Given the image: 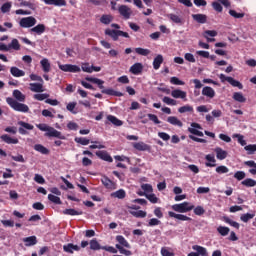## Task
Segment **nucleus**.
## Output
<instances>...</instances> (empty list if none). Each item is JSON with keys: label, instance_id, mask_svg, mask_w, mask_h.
I'll return each mask as SVG.
<instances>
[{"label": "nucleus", "instance_id": "f257e3e1", "mask_svg": "<svg viewBox=\"0 0 256 256\" xmlns=\"http://www.w3.org/2000/svg\"><path fill=\"white\" fill-rule=\"evenodd\" d=\"M13 98H6V103L13 109L14 111H18L19 113H29V106L27 104H23L26 96L20 90H14L12 93ZM16 99V100H15Z\"/></svg>", "mask_w": 256, "mask_h": 256}, {"label": "nucleus", "instance_id": "f03ea898", "mask_svg": "<svg viewBox=\"0 0 256 256\" xmlns=\"http://www.w3.org/2000/svg\"><path fill=\"white\" fill-rule=\"evenodd\" d=\"M36 127L40 131L46 132L45 137H54L56 139H62V140L65 139V136L61 132H59L55 128H53L45 123L37 124Z\"/></svg>", "mask_w": 256, "mask_h": 256}, {"label": "nucleus", "instance_id": "7ed1b4c3", "mask_svg": "<svg viewBox=\"0 0 256 256\" xmlns=\"http://www.w3.org/2000/svg\"><path fill=\"white\" fill-rule=\"evenodd\" d=\"M172 209L177 213H189V211H193V209H195V205L191 204L190 202H183L172 205Z\"/></svg>", "mask_w": 256, "mask_h": 256}, {"label": "nucleus", "instance_id": "20e7f679", "mask_svg": "<svg viewBox=\"0 0 256 256\" xmlns=\"http://www.w3.org/2000/svg\"><path fill=\"white\" fill-rule=\"evenodd\" d=\"M105 35H108V37H111L113 41H118L119 37H125L126 39H129V33L123 32L121 30H113V29H106Z\"/></svg>", "mask_w": 256, "mask_h": 256}, {"label": "nucleus", "instance_id": "39448f33", "mask_svg": "<svg viewBox=\"0 0 256 256\" xmlns=\"http://www.w3.org/2000/svg\"><path fill=\"white\" fill-rule=\"evenodd\" d=\"M19 25L23 29H30V27L37 25V19L33 16L24 17L19 21Z\"/></svg>", "mask_w": 256, "mask_h": 256}, {"label": "nucleus", "instance_id": "423d86ee", "mask_svg": "<svg viewBox=\"0 0 256 256\" xmlns=\"http://www.w3.org/2000/svg\"><path fill=\"white\" fill-rule=\"evenodd\" d=\"M58 67L64 73H80L81 67L73 64H58Z\"/></svg>", "mask_w": 256, "mask_h": 256}, {"label": "nucleus", "instance_id": "0eeeda50", "mask_svg": "<svg viewBox=\"0 0 256 256\" xmlns=\"http://www.w3.org/2000/svg\"><path fill=\"white\" fill-rule=\"evenodd\" d=\"M18 125L20 126L18 129L20 135H28L29 132L27 131H33V129H35L32 124H29L25 121H18Z\"/></svg>", "mask_w": 256, "mask_h": 256}, {"label": "nucleus", "instance_id": "6e6552de", "mask_svg": "<svg viewBox=\"0 0 256 256\" xmlns=\"http://www.w3.org/2000/svg\"><path fill=\"white\" fill-rule=\"evenodd\" d=\"M101 183L106 189H110V191H115V189H117V183L109 179L107 176H102Z\"/></svg>", "mask_w": 256, "mask_h": 256}, {"label": "nucleus", "instance_id": "1a4fd4ad", "mask_svg": "<svg viewBox=\"0 0 256 256\" xmlns=\"http://www.w3.org/2000/svg\"><path fill=\"white\" fill-rule=\"evenodd\" d=\"M168 19L172 22L175 23V25H185V19H183V16L177 15L175 13H170L167 14Z\"/></svg>", "mask_w": 256, "mask_h": 256}, {"label": "nucleus", "instance_id": "9d476101", "mask_svg": "<svg viewBox=\"0 0 256 256\" xmlns=\"http://www.w3.org/2000/svg\"><path fill=\"white\" fill-rule=\"evenodd\" d=\"M118 11L120 13V15L124 18V19H130L131 15L133 13V11L131 10V8H129L127 5H121L118 8Z\"/></svg>", "mask_w": 256, "mask_h": 256}, {"label": "nucleus", "instance_id": "9b49d317", "mask_svg": "<svg viewBox=\"0 0 256 256\" xmlns=\"http://www.w3.org/2000/svg\"><path fill=\"white\" fill-rule=\"evenodd\" d=\"M199 129H203L200 124L192 123L191 126L188 128L189 133L192 135H197L198 137H203V132Z\"/></svg>", "mask_w": 256, "mask_h": 256}, {"label": "nucleus", "instance_id": "f8f14e48", "mask_svg": "<svg viewBox=\"0 0 256 256\" xmlns=\"http://www.w3.org/2000/svg\"><path fill=\"white\" fill-rule=\"evenodd\" d=\"M29 89L32 93H43V91H45V86H43V82L30 83Z\"/></svg>", "mask_w": 256, "mask_h": 256}, {"label": "nucleus", "instance_id": "ddd939ff", "mask_svg": "<svg viewBox=\"0 0 256 256\" xmlns=\"http://www.w3.org/2000/svg\"><path fill=\"white\" fill-rule=\"evenodd\" d=\"M132 147H134L136 151H151V146L143 141L132 143Z\"/></svg>", "mask_w": 256, "mask_h": 256}, {"label": "nucleus", "instance_id": "4468645a", "mask_svg": "<svg viewBox=\"0 0 256 256\" xmlns=\"http://www.w3.org/2000/svg\"><path fill=\"white\" fill-rule=\"evenodd\" d=\"M129 209H130L129 211L131 215H133L134 217H140V218L147 217V212L143 210H139V207L132 205L129 207Z\"/></svg>", "mask_w": 256, "mask_h": 256}, {"label": "nucleus", "instance_id": "2eb2a0df", "mask_svg": "<svg viewBox=\"0 0 256 256\" xmlns=\"http://www.w3.org/2000/svg\"><path fill=\"white\" fill-rule=\"evenodd\" d=\"M171 97L174 99H183V101H187V92L175 89L171 91Z\"/></svg>", "mask_w": 256, "mask_h": 256}, {"label": "nucleus", "instance_id": "dca6fc26", "mask_svg": "<svg viewBox=\"0 0 256 256\" xmlns=\"http://www.w3.org/2000/svg\"><path fill=\"white\" fill-rule=\"evenodd\" d=\"M215 153H216V158L219 160V161H223L225 159H227V151L223 150V148L221 147H216L214 149Z\"/></svg>", "mask_w": 256, "mask_h": 256}, {"label": "nucleus", "instance_id": "f3484780", "mask_svg": "<svg viewBox=\"0 0 256 256\" xmlns=\"http://www.w3.org/2000/svg\"><path fill=\"white\" fill-rule=\"evenodd\" d=\"M96 155L99 157V159H102V161H107L108 163H113V158L107 151H97Z\"/></svg>", "mask_w": 256, "mask_h": 256}, {"label": "nucleus", "instance_id": "a211bd4d", "mask_svg": "<svg viewBox=\"0 0 256 256\" xmlns=\"http://www.w3.org/2000/svg\"><path fill=\"white\" fill-rule=\"evenodd\" d=\"M46 5H55V7H65L67 2L65 0H42Z\"/></svg>", "mask_w": 256, "mask_h": 256}, {"label": "nucleus", "instance_id": "6ab92c4d", "mask_svg": "<svg viewBox=\"0 0 256 256\" xmlns=\"http://www.w3.org/2000/svg\"><path fill=\"white\" fill-rule=\"evenodd\" d=\"M4 143H7L8 145H17L19 143V139L17 138H11V136L4 134L0 137Z\"/></svg>", "mask_w": 256, "mask_h": 256}, {"label": "nucleus", "instance_id": "aec40b11", "mask_svg": "<svg viewBox=\"0 0 256 256\" xmlns=\"http://www.w3.org/2000/svg\"><path fill=\"white\" fill-rule=\"evenodd\" d=\"M143 71V64L141 63H135L130 67V73L133 75H140V73Z\"/></svg>", "mask_w": 256, "mask_h": 256}, {"label": "nucleus", "instance_id": "412c9836", "mask_svg": "<svg viewBox=\"0 0 256 256\" xmlns=\"http://www.w3.org/2000/svg\"><path fill=\"white\" fill-rule=\"evenodd\" d=\"M202 95L209 97V99H213V97H215V90L209 86H205L202 89Z\"/></svg>", "mask_w": 256, "mask_h": 256}, {"label": "nucleus", "instance_id": "4be33fe9", "mask_svg": "<svg viewBox=\"0 0 256 256\" xmlns=\"http://www.w3.org/2000/svg\"><path fill=\"white\" fill-rule=\"evenodd\" d=\"M46 27L44 24H38L30 29V33H36V35H43L45 33Z\"/></svg>", "mask_w": 256, "mask_h": 256}, {"label": "nucleus", "instance_id": "5701e85b", "mask_svg": "<svg viewBox=\"0 0 256 256\" xmlns=\"http://www.w3.org/2000/svg\"><path fill=\"white\" fill-rule=\"evenodd\" d=\"M169 217L177 219V221H191V218L183 214H176L175 212H168Z\"/></svg>", "mask_w": 256, "mask_h": 256}, {"label": "nucleus", "instance_id": "b1692460", "mask_svg": "<svg viewBox=\"0 0 256 256\" xmlns=\"http://www.w3.org/2000/svg\"><path fill=\"white\" fill-rule=\"evenodd\" d=\"M167 122L170 123V125H174L176 127H183V122L179 120L176 116H169L167 118Z\"/></svg>", "mask_w": 256, "mask_h": 256}, {"label": "nucleus", "instance_id": "393cba45", "mask_svg": "<svg viewBox=\"0 0 256 256\" xmlns=\"http://www.w3.org/2000/svg\"><path fill=\"white\" fill-rule=\"evenodd\" d=\"M40 65H41L42 71H44V73H49V71H51V63H49V59L43 58L40 61Z\"/></svg>", "mask_w": 256, "mask_h": 256}, {"label": "nucleus", "instance_id": "a878e982", "mask_svg": "<svg viewBox=\"0 0 256 256\" xmlns=\"http://www.w3.org/2000/svg\"><path fill=\"white\" fill-rule=\"evenodd\" d=\"M10 73L13 77H25V71L13 66L10 68Z\"/></svg>", "mask_w": 256, "mask_h": 256}, {"label": "nucleus", "instance_id": "bb28decb", "mask_svg": "<svg viewBox=\"0 0 256 256\" xmlns=\"http://www.w3.org/2000/svg\"><path fill=\"white\" fill-rule=\"evenodd\" d=\"M205 159L208 161L205 163L206 167H216L217 164L215 163H217V160H215V156L213 154L206 155Z\"/></svg>", "mask_w": 256, "mask_h": 256}, {"label": "nucleus", "instance_id": "cd10ccee", "mask_svg": "<svg viewBox=\"0 0 256 256\" xmlns=\"http://www.w3.org/2000/svg\"><path fill=\"white\" fill-rule=\"evenodd\" d=\"M23 242L25 243L26 247H32L33 245H37V237L30 236L23 238Z\"/></svg>", "mask_w": 256, "mask_h": 256}, {"label": "nucleus", "instance_id": "c85d7f7f", "mask_svg": "<svg viewBox=\"0 0 256 256\" xmlns=\"http://www.w3.org/2000/svg\"><path fill=\"white\" fill-rule=\"evenodd\" d=\"M63 249L66 253H73V251H79L81 247H79L78 245L69 243L67 245H64Z\"/></svg>", "mask_w": 256, "mask_h": 256}, {"label": "nucleus", "instance_id": "c756f323", "mask_svg": "<svg viewBox=\"0 0 256 256\" xmlns=\"http://www.w3.org/2000/svg\"><path fill=\"white\" fill-rule=\"evenodd\" d=\"M192 249L196 252L198 256H207V249L203 246L194 245L192 246Z\"/></svg>", "mask_w": 256, "mask_h": 256}, {"label": "nucleus", "instance_id": "7c9ffc66", "mask_svg": "<svg viewBox=\"0 0 256 256\" xmlns=\"http://www.w3.org/2000/svg\"><path fill=\"white\" fill-rule=\"evenodd\" d=\"M102 93H104L105 95H112L113 97H123V93L117 92L112 88L103 89Z\"/></svg>", "mask_w": 256, "mask_h": 256}, {"label": "nucleus", "instance_id": "2f4dec72", "mask_svg": "<svg viewBox=\"0 0 256 256\" xmlns=\"http://www.w3.org/2000/svg\"><path fill=\"white\" fill-rule=\"evenodd\" d=\"M192 19H194V21H197V23H207V15L205 14H194L192 15Z\"/></svg>", "mask_w": 256, "mask_h": 256}, {"label": "nucleus", "instance_id": "473e14b6", "mask_svg": "<svg viewBox=\"0 0 256 256\" xmlns=\"http://www.w3.org/2000/svg\"><path fill=\"white\" fill-rule=\"evenodd\" d=\"M107 120L112 123V125H115L116 127H121L123 125V121L119 120L117 117L113 115H108Z\"/></svg>", "mask_w": 256, "mask_h": 256}, {"label": "nucleus", "instance_id": "72a5a7b5", "mask_svg": "<svg viewBox=\"0 0 256 256\" xmlns=\"http://www.w3.org/2000/svg\"><path fill=\"white\" fill-rule=\"evenodd\" d=\"M34 150L38 153H41L42 155H49V149L41 144L34 145Z\"/></svg>", "mask_w": 256, "mask_h": 256}, {"label": "nucleus", "instance_id": "f704fd0d", "mask_svg": "<svg viewBox=\"0 0 256 256\" xmlns=\"http://www.w3.org/2000/svg\"><path fill=\"white\" fill-rule=\"evenodd\" d=\"M163 63V55L159 54L154 58L153 61V68L155 70L159 69L161 67V64Z\"/></svg>", "mask_w": 256, "mask_h": 256}, {"label": "nucleus", "instance_id": "c9c22d12", "mask_svg": "<svg viewBox=\"0 0 256 256\" xmlns=\"http://www.w3.org/2000/svg\"><path fill=\"white\" fill-rule=\"evenodd\" d=\"M20 5L21 7H28V9L35 11V2L33 0H21Z\"/></svg>", "mask_w": 256, "mask_h": 256}, {"label": "nucleus", "instance_id": "e433bc0d", "mask_svg": "<svg viewBox=\"0 0 256 256\" xmlns=\"http://www.w3.org/2000/svg\"><path fill=\"white\" fill-rule=\"evenodd\" d=\"M127 196V193L123 189H119L118 191L111 194V197H114L115 199H125Z\"/></svg>", "mask_w": 256, "mask_h": 256}, {"label": "nucleus", "instance_id": "4c0bfd02", "mask_svg": "<svg viewBox=\"0 0 256 256\" xmlns=\"http://www.w3.org/2000/svg\"><path fill=\"white\" fill-rule=\"evenodd\" d=\"M233 99H234V101H237L238 103H245V101H247V98H245V96H243V93H241V92H235L233 94Z\"/></svg>", "mask_w": 256, "mask_h": 256}, {"label": "nucleus", "instance_id": "58836bf2", "mask_svg": "<svg viewBox=\"0 0 256 256\" xmlns=\"http://www.w3.org/2000/svg\"><path fill=\"white\" fill-rule=\"evenodd\" d=\"M9 49H14V51H19L21 49V44H19V40L12 39L11 43L8 44Z\"/></svg>", "mask_w": 256, "mask_h": 256}, {"label": "nucleus", "instance_id": "ea45409f", "mask_svg": "<svg viewBox=\"0 0 256 256\" xmlns=\"http://www.w3.org/2000/svg\"><path fill=\"white\" fill-rule=\"evenodd\" d=\"M116 241H118V243H120V246L122 245V247H126V249H131V245L129 244V242H127L125 237L117 236Z\"/></svg>", "mask_w": 256, "mask_h": 256}, {"label": "nucleus", "instance_id": "a19ab883", "mask_svg": "<svg viewBox=\"0 0 256 256\" xmlns=\"http://www.w3.org/2000/svg\"><path fill=\"white\" fill-rule=\"evenodd\" d=\"M194 109L193 106L186 104L178 108V113H193Z\"/></svg>", "mask_w": 256, "mask_h": 256}, {"label": "nucleus", "instance_id": "79ce46f5", "mask_svg": "<svg viewBox=\"0 0 256 256\" xmlns=\"http://www.w3.org/2000/svg\"><path fill=\"white\" fill-rule=\"evenodd\" d=\"M90 249L92 251H99L100 249H103V247H101V244H99V242L97 241V239H92L90 241Z\"/></svg>", "mask_w": 256, "mask_h": 256}, {"label": "nucleus", "instance_id": "37998d69", "mask_svg": "<svg viewBox=\"0 0 256 256\" xmlns=\"http://www.w3.org/2000/svg\"><path fill=\"white\" fill-rule=\"evenodd\" d=\"M232 138L237 139L238 143H240L242 147H245V145H247V141H245L244 136L241 134H233Z\"/></svg>", "mask_w": 256, "mask_h": 256}, {"label": "nucleus", "instance_id": "c03bdc74", "mask_svg": "<svg viewBox=\"0 0 256 256\" xmlns=\"http://www.w3.org/2000/svg\"><path fill=\"white\" fill-rule=\"evenodd\" d=\"M141 189L146 195L153 193V186L151 184H142Z\"/></svg>", "mask_w": 256, "mask_h": 256}, {"label": "nucleus", "instance_id": "a18cd8bd", "mask_svg": "<svg viewBox=\"0 0 256 256\" xmlns=\"http://www.w3.org/2000/svg\"><path fill=\"white\" fill-rule=\"evenodd\" d=\"M113 21V16L111 15H102L100 18V22L103 23V25H109Z\"/></svg>", "mask_w": 256, "mask_h": 256}, {"label": "nucleus", "instance_id": "49530a36", "mask_svg": "<svg viewBox=\"0 0 256 256\" xmlns=\"http://www.w3.org/2000/svg\"><path fill=\"white\" fill-rule=\"evenodd\" d=\"M33 98L36 99V101H45V99H49V94H41L38 92L37 94H34Z\"/></svg>", "mask_w": 256, "mask_h": 256}, {"label": "nucleus", "instance_id": "de8ad7c7", "mask_svg": "<svg viewBox=\"0 0 256 256\" xmlns=\"http://www.w3.org/2000/svg\"><path fill=\"white\" fill-rule=\"evenodd\" d=\"M48 199L51 201V203H55V205H61V198L59 196H55L53 194L48 195Z\"/></svg>", "mask_w": 256, "mask_h": 256}, {"label": "nucleus", "instance_id": "09e8293b", "mask_svg": "<svg viewBox=\"0 0 256 256\" xmlns=\"http://www.w3.org/2000/svg\"><path fill=\"white\" fill-rule=\"evenodd\" d=\"M161 255L162 256H175V253H173L171 248L162 247L161 248Z\"/></svg>", "mask_w": 256, "mask_h": 256}, {"label": "nucleus", "instance_id": "8fccbe9b", "mask_svg": "<svg viewBox=\"0 0 256 256\" xmlns=\"http://www.w3.org/2000/svg\"><path fill=\"white\" fill-rule=\"evenodd\" d=\"M242 185H244L245 187H255L256 181L251 178H247L244 181H242Z\"/></svg>", "mask_w": 256, "mask_h": 256}, {"label": "nucleus", "instance_id": "3c124183", "mask_svg": "<svg viewBox=\"0 0 256 256\" xmlns=\"http://www.w3.org/2000/svg\"><path fill=\"white\" fill-rule=\"evenodd\" d=\"M135 51L138 55H142L143 57H147V55L151 53V50L144 48H136Z\"/></svg>", "mask_w": 256, "mask_h": 256}, {"label": "nucleus", "instance_id": "603ef678", "mask_svg": "<svg viewBox=\"0 0 256 256\" xmlns=\"http://www.w3.org/2000/svg\"><path fill=\"white\" fill-rule=\"evenodd\" d=\"M232 87H238V89H243V84L241 82L235 80L233 77H230L229 82Z\"/></svg>", "mask_w": 256, "mask_h": 256}, {"label": "nucleus", "instance_id": "864d4df0", "mask_svg": "<svg viewBox=\"0 0 256 256\" xmlns=\"http://www.w3.org/2000/svg\"><path fill=\"white\" fill-rule=\"evenodd\" d=\"M75 142L79 143L80 145H89V143H91L89 139L83 137H76Z\"/></svg>", "mask_w": 256, "mask_h": 256}, {"label": "nucleus", "instance_id": "5fc2aeb1", "mask_svg": "<svg viewBox=\"0 0 256 256\" xmlns=\"http://www.w3.org/2000/svg\"><path fill=\"white\" fill-rule=\"evenodd\" d=\"M216 173H218L219 175H223L225 173H229V168H227V166H218L216 167Z\"/></svg>", "mask_w": 256, "mask_h": 256}, {"label": "nucleus", "instance_id": "6e6d98bb", "mask_svg": "<svg viewBox=\"0 0 256 256\" xmlns=\"http://www.w3.org/2000/svg\"><path fill=\"white\" fill-rule=\"evenodd\" d=\"M146 199H148V201H150V203H158L159 198H157V196L155 194H153V192H151L150 194H146Z\"/></svg>", "mask_w": 256, "mask_h": 256}, {"label": "nucleus", "instance_id": "4d7b16f0", "mask_svg": "<svg viewBox=\"0 0 256 256\" xmlns=\"http://www.w3.org/2000/svg\"><path fill=\"white\" fill-rule=\"evenodd\" d=\"M116 249H118L119 252L122 255H126V256H130L131 255V251L130 250H127V249L123 248V246H121L119 244H116Z\"/></svg>", "mask_w": 256, "mask_h": 256}, {"label": "nucleus", "instance_id": "13d9d810", "mask_svg": "<svg viewBox=\"0 0 256 256\" xmlns=\"http://www.w3.org/2000/svg\"><path fill=\"white\" fill-rule=\"evenodd\" d=\"M217 231L223 237H225V235H229V228L228 227L220 226V227L217 228Z\"/></svg>", "mask_w": 256, "mask_h": 256}, {"label": "nucleus", "instance_id": "bf43d9fd", "mask_svg": "<svg viewBox=\"0 0 256 256\" xmlns=\"http://www.w3.org/2000/svg\"><path fill=\"white\" fill-rule=\"evenodd\" d=\"M163 103H166V105H177V100L175 99H172V98H169L167 96H165L163 99H162Z\"/></svg>", "mask_w": 256, "mask_h": 256}, {"label": "nucleus", "instance_id": "052dcab7", "mask_svg": "<svg viewBox=\"0 0 256 256\" xmlns=\"http://www.w3.org/2000/svg\"><path fill=\"white\" fill-rule=\"evenodd\" d=\"M212 7L215 11H217L218 13H221L223 11V6H221V3L218 1H215L212 3Z\"/></svg>", "mask_w": 256, "mask_h": 256}, {"label": "nucleus", "instance_id": "680f3d73", "mask_svg": "<svg viewBox=\"0 0 256 256\" xmlns=\"http://www.w3.org/2000/svg\"><path fill=\"white\" fill-rule=\"evenodd\" d=\"M203 37H205V39H207V37H217V31H215V30H206L203 33Z\"/></svg>", "mask_w": 256, "mask_h": 256}, {"label": "nucleus", "instance_id": "e2e57ef3", "mask_svg": "<svg viewBox=\"0 0 256 256\" xmlns=\"http://www.w3.org/2000/svg\"><path fill=\"white\" fill-rule=\"evenodd\" d=\"M253 217H255V214L247 213L241 216V221H243V223H247L250 219H253Z\"/></svg>", "mask_w": 256, "mask_h": 256}, {"label": "nucleus", "instance_id": "0e129e2a", "mask_svg": "<svg viewBox=\"0 0 256 256\" xmlns=\"http://www.w3.org/2000/svg\"><path fill=\"white\" fill-rule=\"evenodd\" d=\"M170 83L172 85H185V82L182 81V80H179V78H177V77H171L170 78Z\"/></svg>", "mask_w": 256, "mask_h": 256}, {"label": "nucleus", "instance_id": "69168bd1", "mask_svg": "<svg viewBox=\"0 0 256 256\" xmlns=\"http://www.w3.org/2000/svg\"><path fill=\"white\" fill-rule=\"evenodd\" d=\"M82 71L84 73H93V67L89 65V63L82 64Z\"/></svg>", "mask_w": 256, "mask_h": 256}, {"label": "nucleus", "instance_id": "338daca9", "mask_svg": "<svg viewBox=\"0 0 256 256\" xmlns=\"http://www.w3.org/2000/svg\"><path fill=\"white\" fill-rule=\"evenodd\" d=\"M234 178L237 179L238 181H243V179H245V172L243 171H237L234 174Z\"/></svg>", "mask_w": 256, "mask_h": 256}, {"label": "nucleus", "instance_id": "774afa93", "mask_svg": "<svg viewBox=\"0 0 256 256\" xmlns=\"http://www.w3.org/2000/svg\"><path fill=\"white\" fill-rule=\"evenodd\" d=\"M1 11L3 13H9V11H11V3L10 2L4 3L1 7Z\"/></svg>", "mask_w": 256, "mask_h": 256}]
</instances>
